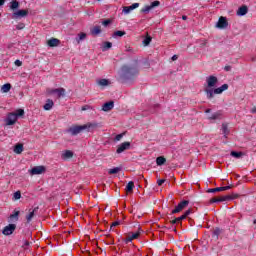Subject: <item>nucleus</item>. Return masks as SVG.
Listing matches in <instances>:
<instances>
[{
	"instance_id": "obj_1",
	"label": "nucleus",
	"mask_w": 256,
	"mask_h": 256,
	"mask_svg": "<svg viewBox=\"0 0 256 256\" xmlns=\"http://www.w3.org/2000/svg\"><path fill=\"white\" fill-rule=\"evenodd\" d=\"M139 75V60L134 59L132 65L124 64L119 74L120 83H129Z\"/></svg>"
},
{
	"instance_id": "obj_2",
	"label": "nucleus",
	"mask_w": 256,
	"mask_h": 256,
	"mask_svg": "<svg viewBox=\"0 0 256 256\" xmlns=\"http://www.w3.org/2000/svg\"><path fill=\"white\" fill-rule=\"evenodd\" d=\"M99 127V123L91 122L84 125H73L70 128L67 129L66 133H69L72 135V137H75L79 135V133H83L86 131L87 133H91L92 131H95Z\"/></svg>"
},
{
	"instance_id": "obj_3",
	"label": "nucleus",
	"mask_w": 256,
	"mask_h": 256,
	"mask_svg": "<svg viewBox=\"0 0 256 256\" xmlns=\"http://www.w3.org/2000/svg\"><path fill=\"white\" fill-rule=\"evenodd\" d=\"M227 89H229V84H223L215 89H204V93H206L207 99H213V95H221V93H223V91H227Z\"/></svg>"
},
{
	"instance_id": "obj_4",
	"label": "nucleus",
	"mask_w": 256,
	"mask_h": 256,
	"mask_svg": "<svg viewBox=\"0 0 256 256\" xmlns=\"http://www.w3.org/2000/svg\"><path fill=\"white\" fill-rule=\"evenodd\" d=\"M206 83L207 87L205 89H213V87H215V85L219 83V79L217 78V76L211 75L206 78Z\"/></svg>"
},
{
	"instance_id": "obj_5",
	"label": "nucleus",
	"mask_w": 256,
	"mask_h": 256,
	"mask_svg": "<svg viewBox=\"0 0 256 256\" xmlns=\"http://www.w3.org/2000/svg\"><path fill=\"white\" fill-rule=\"evenodd\" d=\"M189 205V201L188 200H183L181 201L174 210H172L171 214L175 215V213H181V211H183V209H185V207H187Z\"/></svg>"
},
{
	"instance_id": "obj_6",
	"label": "nucleus",
	"mask_w": 256,
	"mask_h": 256,
	"mask_svg": "<svg viewBox=\"0 0 256 256\" xmlns=\"http://www.w3.org/2000/svg\"><path fill=\"white\" fill-rule=\"evenodd\" d=\"M217 29H227L229 27V22L227 21V17L221 16L216 23Z\"/></svg>"
},
{
	"instance_id": "obj_7",
	"label": "nucleus",
	"mask_w": 256,
	"mask_h": 256,
	"mask_svg": "<svg viewBox=\"0 0 256 256\" xmlns=\"http://www.w3.org/2000/svg\"><path fill=\"white\" fill-rule=\"evenodd\" d=\"M161 5V2L158 0L152 2L150 5H146L141 9V13H149L152 9H155V7H159Z\"/></svg>"
},
{
	"instance_id": "obj_8",
	"label": "nucleus",
	"mask_w": 256,
	"mask_h": 256,
	"mask_svg": "<svg viewBox=\"0 0 256 256\" xmlns=\"http://www.w3.org/2000/svg\"><path fill=\"white\" fill-rule=\"evenodd\" d=\"M29 15V10H18L12 14V19H23Z\"/></svg>"
},
{
	"instance_id": "obj_9",
	"label": "nucleus",
	"mask_w": 256,
	"mask_h": 256,
	"mask_svg": "<svg viewBox=\"0 0 256 256\" xmlns=\"http://www.w3.org/2000/svg\"><path fill=\"white\" fill-rule=\"evenodd\" d=\"M17 229V225L15 224H9L8 226H6L2 233L3 235H13V232Z\"/></svg>"
},
{
	"instance_id": "obj_10",
	"label": "nucleus",
	"mask_w": 256,
	"mask_h": 256,
	"mask_svg": "<svg viewBox=\"0 0 256 256\" xmlns=\"http://www.w3.org/2000/svg\"><path fill=\"white\" fill-rule=\"evenodd\" d=\"M130 148H131V142H124L118 146L116 153L118 154L123 153V151H127Z\"/></svg>"
},
{
	"instance_id": "obj_11",
	"label": "nucleus",
	"mask_w": 256,
	"mask_h": 256,
	"mask_svg": "<svg viewBox=\"0 0 256 256\" xmlns=\"http://www.w3.org/2000/svg\"><path fill=\"white\" fill-rule=\"evenodd\" d=\"M45 173V166H35L30 170L31 175H41Z\"/></svg>"
},
{
	"instance_id": "obj_12",
	"label": "nucleus",
	"mask_w": 256,
	"mask_h": 256,
	"mask_svg": "<svg viewBox=\"0 0 256 256\" xmlns=\"http://www.w3.org/2000/svg\"><path fill=\"white\" fill-rule=\"evenodd\" d=\"M17 119V116L13 112L9 113L6 118V125H15V123H17Z\"/></svg>"
},
{
	"instance_id": "obj_13",
	"label": "nucleus",
	"mask_w": 256,
	"mask_h": 256,
	"mask_svg": "<svg viewBox=\"0 0 256 256\" xmlns=\"http://www.w3.org/2000/svg\"><path fill=\"white\" fill-rule=\"evenodd\" d=\"M141 233H143V230H141V228H139L136 233H133L131 236L127 237L124 240V242L127 244V243H131V241H133V239H139V236L141 235Z\"/></svg>"
},
{
	"instance_id": "obj_14",
	"label": "nucleus",
	"mask_w": 256,
	"mask_h": 256,
	"mask_svg": "<svg viewBox=\"0 0 256 256\" xmlns=\"http://www.w3.org/2000/svg\"><path fill=\"white\" fill-rule=\"evenodd\" d=\"M137 7H139V3H134L131 6H125L123 7L122 13H124V15H129V13L137 9Z\"/></svg>"
},
{
	"instance_id": "obj_15",
	"label": "nucleus",
	"mask_w": 256,
	"mask_h": 256,
	"mask_svg": "<svg viewBox=\"0 0 256 256\" xmlns=\"http://www.w3.org/2000/svg\"><path fill=\"white\" fill-rule=\"evenodd\" d=\"M37 211H39V206L34 209H29V214L26 215L27 223H31V221H33V217H35V213H37Z\"/></svg>"
},
{
	"instance_id": "obj_16",
	"label": "nucleus",
	"mask_w": 256,
	"mask_h": 256,
	"mask_svg": "<svg viewBox=\"0 0 256 256\" xmlns=\"http://www.w3.org/2000/svg\"><path fill=\"white\" fill-rule=\"evenodd\" d=\"M20 211L19 210H17V209H15L14 211H13V214H11L10 215V217H9V223H17V221H19V215H20Z\"/></svg>"
},
{
	"instance_id": "obj_17",
	"label": "nucleus",
	"mask_w": 256,
	"mask_h": 256,
	"mask_svg": "<svg viewBox=\"0 0 256 256\" xmlns=\"http://www.w3.org/2000/svg\"><path fill=\"white\" fill-rule=\"evenodd\" d=\"M50 95L57 94L58 97H65V88H56L48 92Z\"/></svg>"
},
{
	"instance_id": "obj_18",
	"label": "nucleus",
	"mask_w": 256,
	"mask_h": 256,
	"mask_svg": "<svg viewBox=\"0 0 256 256\" xmlns=\"http://www.w3.org/2000/svg\"><path fill=\"white\" fill-rule=\"evenodd\" d=\"M239 197V194H234L233 196L231 195H226L218 198V203H223V201H233V199H237Z\"/></svg>"
},
{
	"instance_id": "obj_19",
	"label": "nucleus",
	"mask_w": 256,
	"mask_h": 256,
	"mask_svg": "<svg viewBox=\"0 0 256 256\" xmlns=\"http://www.w3.org/2000/svg\"><path fill=\"white\" fill-rule=\"evenodd\" d=\"M115 107V102L109 101L103 104L102 111H105L106 113L111 111Z\"/></svg>"
},
{
	"instance_id": "obj_20",
	"label": "nucleus",
	"mask_w": 256,
	"mask_h": 256,
	"mask_svg": "<svg viewBox=\"0 0 256 256\" xmlns=\"http://www.w3.org/2000/svg\"><path fill=\"white\" fill-rule=\"evenodd\" d=\"M248 12H249V8L244 5L240 8H238L237 15H238V17H243V16L247 15Z\"/></svg>"
},
{
	"instance_id": "obj_21",
	"label": "nucleus",
	"mask_w": 256,
	"mask_h": 256,
	"mask_svg": "<svg viewBox=\"0 0 256 256\" xmlns=\"http://www.w3.org/2000/svg\"><path fill=\"white\" fill-rule=\"evenodd\" d=\"M61 43V41L57 38H51L50 40H48L47 45L48 47H59V44Z\"/></svg>"
},
{
	"instance_id": "obj_22",
	"label": "nucleus",
	"mask_w": 256,
	"mask_h": 256,
	"mask_svg": "<svg viewBox=\"0 0 256 256\" xmlns=\"http://www.w3.org/2000/svg\"><path fill=\"white\" fill-rule=\"evenodd\" d=\"M55 103L51 99H47L45 105L43 106L44 111H51Z\"/></svg>"
},
{
	"instance_id": "obj_23",
	"label": "nucleus",
	"mask_w": 256,
	"mask_h": 256,
	"mask_svg": "<svg viewBox=\"0 0 256 256\" xmlns=\"http://www.w3.org/2000/svg\"><path fill=\"white\" fill-rule=\"evenodd\" d=\"M223 114L221 113V111H217L211 115H208V119L209 121H217V119H221V116Z\"/></svg>"
},
{
	"instance_id": "obj_24",
	"label": "nucleus",
	"mask_w": 256,
	"mask_h": 256,
	"mask_svg": "<svg viewBox=\"0 0 256 256\" xmlns=\"http://www.w3.org/2000/svg\"><path fill=\"white\" fill-rule=\"evenodd\" d=\"M14 153H16V155H21V153H23V144L18 143L14 146Z\"/></svg>"
},
{
	"instance_id": "obj_25",
	"label": "nucleus",
	"mask_w": 256,
	"mask_h": 256,
	"mask_svg": "<svg viewBox=\"0 0 256 256\" xmlns=\"http://www.w3.org/2000/svg\"><path fill=\"white\" fill-rule=\"evenodd\" d=\"M165 163H167V159L165 157L159 156L156 158V165L159 167H161V165H165Z\"/></svg>"
},
{
	"instance_id": "obj_26",
	"label": "nucleus",
	"mask_w": 256,
	"mask_h": 256,
	"mask_svg": "<svg viewBox=\"0 0 256 256\" xmlns=\"http://www.w3.org/2000/svg\"><path fill=\"white\" fill-rule=\"evenodd\" d=\"M91 35L97 36L100 35L101 33V26H94L91 30H90Z\"/></svg>"
},
{
	"instance_id": "obj_27",
	"label": "nucleus",
	"mask_w": 256,
	"mask_h": 256,
	"mask_svg": "<svg viewBox=\"0 0 256 256\" xmlns=\"http://www.w3.org/2000/svg\"><path fill=\"white\" fill-rule=\"evenodd\" d=\"M221 233H222L221 228L216 227V228L213 230V232H212V237H213L214 239H219V236L221 235Z\"/></svg>"
},
{
	"instance_id": "obj_28",
	"label": "nucleus",
	"mask_w": 256,
	"mask_h": 256,
	"mask_svg": "<svg viewBox=\"0 0 256 256\" xmlns=\"http://www.w3.org/2000/svg\"><path fill=\"white\" fill-rule=\"evenodd\" d=\"M71 158H73V151L71 150L64 151V153L62 154V159H71Z\"/></svg>"
},
{
	"instance_id": "obj_29",
	"label": "nucleus",
	"mask_w": 256,
	"mask_h": 256,
	"mask_svg": "<svg viewBox=\"0 0 256 256\" xmlns=\"http://www.w3.org/2000/svg\"><path fill=\"white\" fill-rule=\"evenodd\" d=\"M152 40H153V38L151 36H147L146 38L143 39L142 45L144 47H149V45H151Z\"/></svg>"
},
{
	"instance_id": "obj_30",
	"label": "nucleus",
	"mask_w": 256,
	"mask_h": 256,
	"mask_svg": "<svg viewBox=\"0 0 256 256\" xmlns=\"http://www.w3.org/2000/svg\"><path fill=\"white\" fill-rule=\"evenodd\" d=\"M222 133L224 137H227L229 135V125L227 123L222 124Z\"/></svg>"
},
{
	"instance_id": "obj_31",
	"label": "nucleus",
	"mask_w": 256,
	"mask_h": 256,
	"mask_svg": "<svg viewBox=\"0 0 256 256\" xmlns=\"http://www.w3.org/2000/svg\"><path fill=\"white\" fill-rule=\"evenodd\" d=\"M133 189H135V182L133 181L128 182V184L126 185V192L131 193Z\"/></svg>"
},
{
	"instance_id": "obj_32",
	"label": "nucleus",
	"mask_w": 256,
	"mask_h": 256,
	"mask_svg": "<svg viewBox=\"0 0 256 256\" xmlns=\"http://www.w3.org/2000/svg\"><path fill=\"white\" fill-rule=\"evenodd\" d=\"M230 155L231 157H235V159H241L245 154L243 152L231 151Z\"/></svg>"
},
{
	"instance_id": "obj_33",
	"label": "nucleus",
	"mask_w": 256,
	"mask_h": 256,
	"mask_svg": "<svg viewBox=\"0 0 256 256\" xmlns=\"http://www.w3.org/2000/svg\"><path fill=\"white\" fill-rule=\"evenodd\" d=\"M14 115H16V118L19 119V117H23L25 115V110L19 108L15 112H12Z\"/></svg>"
},
{
	"instance_id": "obj_34",
	"label": "nucleus",
	"mask_w": 256,
	"mask_h": 256,
	"mask_svg": "<svg viewBox=\"0 0 256 256\" xmlns=\"http://www.w3.org/2000/svg\"><path fill=\"white\" fill-rule=\"evenodd\" d=\"M10 9H12V11H15V9H19V1L12 0L11 5H10Z\"/></svg>"
},
{
	"instance_id": "obj_35",
	"label": "nucleus",
	"mask_w": 256,
	"mask_h": 256,
	"mask_svg": "<svg viewBox=\"0 0 256 256\" xmlns=\"http://www.w3.org/2000/svg\"><path fill=\"white\" fill-rule=\"evenodd\" d=\"M2 93H9L11 91V85L9 83H6L1 88Z\"/></svg>"
},
{
	"instance_id": "obj_36",
	"label": "nucleus",
	"mask_w": 256,
	"mask_h": 256,
	"mask_svg": "<svg viewBox=\"0 0 256 256\" xmlns=\"http://www.w3.org/2000/svg\"><path fill=\"white\" fill-rule=\"evenodd\" d=\"M124 35H127V32L118 30L113 33L112 37H123Z\"/></svg>"
},
{
	"instance_id": "obj_37",
	"label": "nucleus",
	"mask_w": 256,
	"mask_h": 256,
	"mask_svg": "<svg viewBox=\"0 0 256 256\" xmlns=\"http://www.w3.org/2000/svg\"><path fill=\"white\" fill-rule=\"evenodd\" d=\"M98 85H100V87H107V85H109V80L107 79H100L98 80Z\"/></svg>"
},
{
	"instance_id": "obj_38",
	"label": "nucleus",
	"mask_w": 256,
	"mask_h": 256,
	"mask_svg": "<svg viewBox=\"0 0 256 256\" xmlns=\"http://www.w3.org/2000/svg\"><path fill=\"white\" fill-rule=\"evenodd\" d=\"M119 171H121V168L119 167H115V168H112L108 171L109 175H117V173H119Z\"/></svg>"
},
{
	"instance_id": "obj_39",
	"label": "nucleus",
	"mask_w": 256,
	"mask_h": 256,
	"mask_svg": "<svg viewBox=\"0 0 256 256\" xmlns=\"http://www.w3.org/2000/svg\"><path fill=\"white\" fill-rule=\"evenodd\" d=\"M111 47H113V43H111V42H105V43H104V46H103V48H102V50H103V51H107V50L111 49Z\"/></svg>"
},
{
	"instance_id": "obj_40",
	"label": "nucleus",
	"mask_w": 256,
	"mask_h": 256,
	"mask_svg": "<svg viewBox=\"0 0 256 256\" xmlns=\"http://www.w3.org/2000/svg\"><path fill=\"white\" fill-rule=\"evenodd\" d=\"M219 191H223V188L222 187L210 188L207 190V193H217Z\"/></svg>"
},
{
	"instance_id": "obj_41",
	"label": "nucleus",
	"mask_w": 256,
	"mask_h": 256,
	"mask_svg": "<svg viewBox=\"0 0 256 256\" xmlns=\"http://www.w3.org/2000/svg\"><path fill=\"white\" fill-rule=\"evenodd\" d=\"M86 37H87L86 33L79 34V39H77V42L80 43V41H83V39H86Z\"/></svg>"
},
{
	"instance_id": "obj_42",
	"label": "nucleus",
	"mask_w": 256,
	"mask_h": 256,
	"mask_svg": "<svg viewBox=\"0 0 256 256\" xmlns=\"http://www.w3.org/2000/svg\"><path fill=\"white\" fill-rule=\"evenodd\" d=\"M102 25L104 27H108V25H111V19H106L102 21Z\"/></svg>"
},
{
	"instance_id": "obj_43",
	"label": "nucleus",
	"mask_w": 256,
	"mask_h": 256,
	"mask_svg": "<svg viewBox=\"0 0 256 256\" xmlns=\"http://www.w3.org/2000/svg\"><path fill=\"white\" fill-rule=\"evenodd\" d=\"M14 199L17 201L19 199H21V191H16L14 193Z\"/></svg>"
},
{
	"instance_id": "obj_44",
	"label": "nucleus",
	"mask_w": 256,
	"mask_h": 256,
	"mask_svg": "<svg viewBox=\"0 0 256 256\" xmlns=\"http://www.w3.org/2000/svg\"><path fill=\"white\" fill-rule=\"evenodd\" d=\"M16 29L18 31H21L22 29H25V23H19L17 26H16Z\"/></svg>"
},
{
	"instance_id": "obj_45",
	"label": "nucleus",
	"mask_w": 256,
	"mask_h": 256,
	"mask_svg": "<svg viewBox=\"0 0 256 256\" xmlns=\"http://www.w3.org/2000/svg\"><path fill=\"white\" fill-rule=\"evenodd\" d=\"M119 225H121V221H115L111 224L110 229H113V227H117Z\"/></svg>"
},
{
	"instance_id": "obj_46",
	"label": "nucleus",
	"mask_w": 256,
	"mask_h": 256,
	"mask_svg": "<svg viewBox=\"0 0 256 256\" xmlns=\"http://www.w3.org/2000/svg\"><path fill=\"white\" fill-rule=\"evenodd\" d=\"M14 65H16V67H21V65H23V62H21V60H15Z\"/></svg>"
},
{
	"instance_id": "obj_47",
	"label": "nucleus",
	"mask_w": 256,
	"mask_h": 256,
	"mask_svg": "<svg viewBox=\"0 0 256 256\" xmlns=\"http://www.w3.org/2000/svg\"><path fill=\"white\" fill-rule=\"evenodd\" d=\"M121 139H123V134L116 135L115 141H121Z\"/></svg>"
},
{
	"instance_id": "obj_48",
	"label": "nucleus",
	"mask_w": 256,
	"mask_h": 256,
	"mask_svg": "<svg viewBox=\"0 0 256 256\" xmlns=\"http://www.w3.org/2000/svg\"><path fill=\"white\" fill-rule=\"evenodd\" d=\"M185 219H186V218H185V216H184V214H183L182 216L176 218V221H178V223H181V221H183V220H185Z\"/></svg>"
},
{
	"instance_id": "obj_49",
	"label": "nucleus",
	"mask_w": 256,
	"mask_h": 256,
	"mask_svg": "<svg viewBox=\"0 0 256 256\" xmlns=\"http://www.w3.org/2000/svg\"><path fill=\"white\" fill-rule=\"evenodd\" d=\"M163 183H165V179H160V180L157 181V185L159 187H161V185H163Z\"/></svg>"
},
{
	"instance_id": "obj_50",
	"label": "nucleus",
	"mask_w": 256,
	"mask_h": 256,
	"mask_svg": "<svg viewBox=\"0 0 256 256\" xmlns=\"http://www.w3.org/2000/svg\"><path fill=\"white\" fill-rule=\"evenodd\" d=\"M231 187H233V186H232V185L223 186V187H222V191H229V189H231Z\"/></svg>"
},
{
	"instance_id": "obj_51",
	"label": "nucleus",
	"mask_w": 256,
	"mask_h": 256,
	"mask_svg": "<svg viewBox=\"0 0 256 256\" xmlns=\"http://www.w3.org/2000/svg\"><path fill=\"white\" fill-rule=\"evenodd\" d=\"M183 215L187 219V217H189V215H191V209L187 210Z\"/></svg>"
},
{
	"instance_id": "obj_52",
	"label": "nucleus",
	"mask_w": 256,
	"mask_h": 256,
	"mask_svg": "<svg viewBox=\"0 0 256 256\" xmlns=\"http://www.w3.org/2000/svg\"><path fill=\"white\" fill-rule=\"evenodd\" d=\"M210 203L213 204V203H219V200L218 198H212L210 199Z\"/></svg>"
},
{
	"instance_id": "obj_53",
	"label": "nucleus",
	"mask_w": 256,
	"mask_h": 256,
	"mask_svg": "<svg viewBox=\"0 0 256 256\" xmlns=\"http://www.w3.org/2000/svg\"><path fill=\"white\" fill-rule=\"evenodd\" d=\"M88 109H91V106L85 105L82 107V111H87Z\"/></svg>"
},
{
	"instance_id": "obj_54",
	"label": "nucleus",
	"mask_w": 256,
	"mask_h": 256,
	"mask_svg": "<svg viewBox=\"0 0 256 256\" xmlns=\"http://www.w3.org/2000/svg\"><path fill=\"white\" fill-rule=\"evenodd\" d=\"M200 47H207V40H204L202 43H200Z\"/></svg>"
},
{
	"instance_id": "obj_55",
	"label": "nucleus",
	"mask_w": 256,
	"mask_h": 256,
	"mask_svg": "<svg viewBox=\"0 0 256 256\" xmlns=\"http://www.w3.org/2000/svg\"><path fill=\"white\" fill-rule=\"evenodd\" d=\"M177 59H179V56H177L176 54L173 55L171 58L172 61H177Z\"/></svg>"
},
{
	"instance_id": "obj_56",
	"label": "nucleus",
	"mask_w": 256,
	"mask_h": 256,
	"mask_svg": "<svg viewBox=\"0 0 256 256\" xmlns=\"http://www.w3.org/2000/svg\"><path fill=\"white\" fill-rule=\"evenodd\" d=\"M231 69H232V68H231V66H229V65L224 67V71H227V72L231 71Z\"/></svg>"
},
{
	"instance_id": "obj_57",
	"label": "nucleus",
	"mask_w": 256,
	"mask_h": 256,
	"mask_svg": "<svg viewBox=\"0 0 256 256\" xmlns=\"http://www.w3.org/2000/svg\"><path fill=\"white\" fill-rule=\"evenodd\" d=\"M170 223L172 225H175V224L179 223V221L177 220V218H175L174 220L170 221Z\"/></svg>"
},
{
	"instance_id": "obj_58",
	"label": "nucleus",
	"mask_w": 256,
	"mask_h": 256,
	"mask_svg": "<svg viewBox=\"0 0 256 256\" xmlns=\"http://www.w3.org/2000/svg\"><path fill=\"white\" fill-rule=\"evenodd\" d=\"M24 245H25V247H29V241L25 240Z\"/></svg>"
},
{
	"instance_id": "obj_59",
	"label": "nucleus",
	"mask_w": 256,
	"mask_h": 256,
	"mask_svg": "<svg viewBox=\"0 0 256 256\" xmlns=\"http://www.w3.org/2000/svg\"><path fill=\"white\" fill-rule=\"evenodd\" d=\"M2 5H5V0H0V7H2Z\"/></svg>"
},
{
	"instance_id": "obj_60",
	"label": "nucleus",
	"mask_w": 256,
	"mask_h": 256,
	"mask_svg": "<svg viewBox=\"0 0 256 256\" xmlns=\"http://www.w3.org/2000/svg\"><path fill=\"white\" fill-rule=\"evenodd\" d=\"M182 19H183V21H187V16L183 15Z\"/></svg>"
},
{
	"instance_id": "obj_61",
	"label": "nucleus",
	"mask_w": 256,
	"mask_h": 256,
	"mask_svg": "<svg viewBox=\"0 0 256 256\" xmlns=\"http://www.w3.org/2000/svg\"><path fill=\"white\" fill-rule=\"evenodd\" d=\"M251 113H256V107L252 108Z\"/></svg>"
},
{
	"instance_id": "obj_62",
	"label": "nucleus",
	"mask_w": 256,
	"mask_h": 256,
	"mask_svg": "<svg viewBox=\"0 0 256 256\" xmlns=\"http://www.w3.org/2000/svg\"><path fill=\"white\" fill-rule=\"evenodd\" d=\"M205 113H211V109H209V108L206 109V110H205Z\"/></svg>"
},
{
	"instance_id": "obj_63",
	"label": "nucleus",
	"mask_w": 256,
	"mask_h": 256,
	"mask_svg": "<svg viewBox=\"0 0 256 256\" xmlns=\"http://www.w3.org/2000/svg\"><path fill=\"white\" fill-rule=\"evenodd\" d=\"M126 51H133V49H131V47H126Z\"/></svg>"
},
{
	"instance_id": "obj_64",
	"label": "nucleus",
	"mask_w": 256,
	"mask_h": 256,
	"mask_svg": "<svg viewBox=\"0 0 256 256\" xmlns=\"http://www.w3.org/2000/svg\"><path fill=\"white\" fill-rule=\"evenodd\" d=\"M254 225H256V219L254 220Z\"/></svg>"
}]
</instances>
